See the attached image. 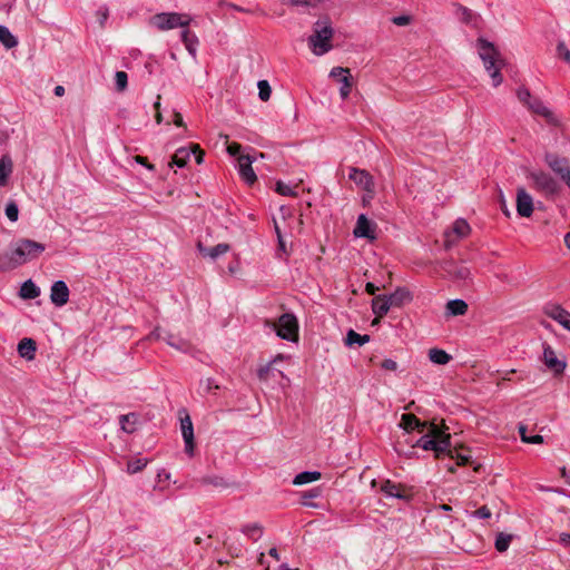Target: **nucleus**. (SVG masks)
Returning a JSON list of instances; mask_svg holds the SVG:
<instances>
[{
    "label": "nucleus",
    "mask_w": 570,
    "mask_h": 570,
    "mask_svg": "<svg viewBox=\"0 0 570 570\" xmlns=\"http://www.w3.org/2000/svg\"><path fill=\"white\" fill-rule=\"evenodd\" d=\"M543 312L548 317L558 322L562 327L570 332V312L556 303L547 304L543 307Z\"/></svg>",
    "instance_id": "nucleus-10"
},
{
    "label": "nucleus",
    "mask_w": 570,
    "mask_h": 570,
    "mask_svg": "<svg viewBox=\"0 0 570 570\" xmlns=\"http://www.w3.org/2000/svg\"><path fill=\"white\" fill-rule=\"evenodd\" d=\"M458 9L459 11H461L462 14L461 20L465 23H470L472 21V18L474 17L472 10L463 6H459Z\"/></svg>",
    "instance_id": "nucleus-52"
},
{
    "label": "nucleus",
    "mask_w": 570,
    "mask_h": 570,
    "mask_svg": "<svg viewBox=\"0 0 570 570\" xmlns=\"http://www.w3.org/2000/svg\"><path fill=\"white\" fill-rule=\"evenodd\" d=\"M392 303L387 295H376L372 299V311L377 317H383L387 314Z\"/></svg>",
    "instance_id": "nucleus-23"
},
{
    "label": "nucleus",
    "mask_w": 570,
    "mask_h": 570,
    "mask_svg": "<svg viewBox=\"0 0 570 570\" xmlns=\"http://www.w3.org/2000/svg\"><path fill=\"white\" fill-rule=\"evenodd\" d=\"M517 212L521 217H530L533 213L532 196L522 187L517 191Z\"/></svg>",
    "instance_id": "nucleus-15"
},
{
    "label": "nucleus",
    "mask_w": 570,
    "mask_h": 570,
    "mask_svg": "<svg viewBox=\"0 0 570 570\" xmlns=\"http://www.w3.org/2000/svg\"><path fill=\"white\" fill-rule=\"evenodd\" d=\"M560 542L564 546H570V533L562 532L560 534Z\"/></svg>",
    "instance_id": "nucleus-62"
},
{
    "label": "nucleus",
    "mask_w": 570,
    "mask_h": 570,
    "mask_svg": "<svg viewBox=\"0 0 570 570\" xmlns=\"http://www.w3.org/2000/svg\"><path fill=\"white\" fill-rule=\"evenodd\" d=\"M468 304L460 298L451 299L446 303L445 314L448 316H461L468 312Z\"/></svg>",
    "instance_id": "nucleus-27"
},
{
    "label": "nucleus",
    "mask_w": 570,
    "mask_h": 570,
    "mask_svg": "<svg viewBox=\"0 0 570 570\" xmlns=\"http://www.w3.org/2000/svg\"><path fill=\"white\" fill-rule=\"evenodd\" d=\"M258 97L262 101H267L271 98L272 88L267 80H259L257 82Z\"/></svg>",
    "instance_id": "nucleus-42"
},
{
    "label": "nucleus",
    "mask_w": 570,
    "mask_h": 570,
    "mask_svg": "<svg viewBox=\"0 0 570 570\" xmlns=\"http://www.w3.org/2000/svg\"><path fill=\"white\" fill-rule=\"evenodd\" d=\"M410 17L409 16H397L392 19L393 23L396 26H407L410 23Z\"/></svg>",
    "instance_id": "nucleus-57"
},
{
    "label": "nucleus",
    "mask_w": 570,
    "mask_h": 570,
    "mask_svg": "<svg viewBox=\"0 0 570 570\" xmlns=\"http://www.w3.org/2000/svg\"><path fill=\"white\" fill-rule=\"evenodd\" d=\"M164 341L171 347L183 352L188 353L191 350V345L188 341L171 334V333H165Z\"/></svg>",
    "instance_id": "nucleus-26"
},
{
    "label": "nucleus",
    "mask_w": 570,
    "mask_h": 570,
    "mask_svg": "<svg viewBox=\"0 0 570 570\" xmlns=\"http://www.w3.org/2000/svg\"><path fill=\"white\" fill-rule=\"evenodd\" d=\"M400 428H402L406 433L417 430L419 432H424L426 428V422H421L412 413H405L401 416Z\"/></svg>",
    "instance_id": "nucleus-21"
},
{
    "label": "nucleus",
    "mask_w": 570,
    "mask_h": 570,
    "mask_svg": "<svg viewBox=\"0 0 570 570\" xmlns=\"http://www.w3.org/2000/svg\"><path fill=\"white\" fill-rule=\"evenodd\" d=\"M375 229L376 224L370 220L365 214H361L357 217L353 234L356 238H367L373 240L376 238Z\"/></svg>",
    "instance_id": "nucleus-11"
},
{
    "label": "nucleus",
    "mask_w": 570,
    "mask_h": 570,
    "mask_svg": "<svg viewBox=\"0 0 570 570\" xmlns=\"http://www.w3.org/2000/svg\"><path fill=\"white\" fill-rule=\"evenodd\" d=\"M190 17L178 12H161L150 18V24L165 31L177 27L185 28L189 26Z\"/></svg>",
    "instance_id": "nucleus-7"
},
{
    "label": "nucleus",
    "mask_w": 570,
    "mask_h": 570,
    "mask_svg": "<svg viewBox=\"0 0 570 570\" xmlns=\"http://www.w3.org/2000/svg\"><path fill=\"white\" fill-rule=\"evenodd\" d=\"M479 56L483 61L485 70L489 72L492 83L494 87L501 85L503 78L500 72L503 65L502 60L499 59V51L494 45L483 38H479L476 41Z\"/></svg>",
    "instance_id": "nucleus-2"
},
{
    "label": "nucleus",
    "mask_w": 570,
    "mask_h": 570,
    "mask_svg": "<svg viewBox=\"0 0 570 570\" xmlns=\"http://www.w3.org/2000/svg\"><path fill=\"white\" fill-rule=\"evenodd\" d=\"M519 434H520L521 440L524 443H529V444H541V443H543V436L540 435V434L528 436V434H527V426L523 425V424L519 425Z\"/></svg>",
    "instance_id": "nucleus-40"
},
{
    "label": "nucleus",
    "mask_w": 570,
    "mask_h": 570,
    "mask_svg": "<svg viewBox=\"0 0 570 570\" xmlns=\"http://www.w3.org/2000/svg\"><path fill=\"white\" fill-rule=\"evenodd\" d=\"M393 306L401 307L405 303H410L413 298L411 292L406 287H397L389 295Z\"/></svg>",
    "instance_id": "nucleus-25"
},
{
    "label": "nucleus",
    "mask_w": 570,
    "mask_h": 570,
    "mask_svg": "<svg viewBox=\"0 0 570 570\" xmlns=\"http://www.w3.org/2000/svg\"><path fill=\"white\" fill-rule=\"evenodd\" d=\"M276 334L282 340L296 342L298 340V322L294 314L285 313L279 316L278 322L273 325Z\"/></svg>",
    "instance_id": "nucleus-8"
},
{
    "label": "nucleus",
    "mask_w": 570,
    "mask_h": 570,
    "mask_svg": "<svg viewBox=\"0 0 570 570\" xmlns=\"http://www.w3.org/2000/svg\"><path fill=\"white\" fill-rule=\"evenodd\" d=\"M69 288L63 281H57L51 286L50 299L56 306H63L69 301Z\"/></svg>",
    "instance_id": "nucleus-16"
},
{
    "label": "nucleus",
    "mask_w": 570,
    "mask_h": 570,
    "mask_svg": "<svg viewBox=\"0 0 570 570\" xmlns=\"http://www.w3.org/2000/svg\"><path fill=\"white\" fill-rule=\"evenodd\" d=\"M19 295L23 299H33L40 295V288L31 279H28L22 283Z\"/></svg>",
    "instance_id": "nucleus-29"
},
{
    "label": "nucleus",
    "mask_w": 570,
    "mask_h": 570,
    "mask_svg": "<svg viewBox=\"0 0 570 570\" xmlns=\"http://www.w3.org/2000/svg\"><path fill=\"white\" fill-rule=\"evenodd\" d=\"M371 337L367 334L361 335L356 333L354 330H350L345 337V344L347 346L358 345L362 346L365 343L370 342Z\"/></svg>",
    "instance_id": "nucleus-34"
},
{
    "label": "nucleus",
    "mask_w": 570,
    "mask_h": 570,
    "mask_svg": "<svg viewBox=\"0 0 570 570\" xmlns=\"http://www.w3.org/2000/svg\"><path fill=\"white\" fill-rule=\"evenodd\" d=\"M528 178L532 181V187L547 197L556 196L561 190L558 180L544 170L530 171Z\"/></svg>",
    "instance_id": "nucleus-6"
},
{
    "label": "nucleus",
    "mask_w": 570,
    "mask_h": 570,
    "mask_svg": "<svg viewBox=\"0 0 570 570\" xmlns=\"http://www.w3.org/2000/svg\"><path fill=\"white\" fill-rule=\"evenodd\" d=\"M474 515L479 519H489L491 517V511L487 505H483L474 511Z\"/></svg>",
    "instance_id": "nucleus-54"
},
{
    "label": "nucleus",
    "mask_w": 570,
    "mask_h": 570,
    "mask_svg": "<svg viewBox=\"0 0 570 570\" xmlns=\"http://www.w3.org/2000/svg\"><path fill=\"white\" fill-rule=\"evenodd\" d=\"M544 161L548 167L560 178L570 169V161L567 157L559 156L556 153H546Z\"/></svg>",
    "instance_id": "nucleus-13"
},
{
    "label": "nucleus",
    "mask_w": 570,
    "mask_h": 570,
    "mask_svg": "<svg viewBox=\"0 0 570 570\" xmlns=\"http://www.w3.org/2000/svg\"><path fill=\"white\" fill-rule=\"evenodd\" d=\"M557 55L564 62L570 65V50L566 46L564 41H559L557 45Z\"/></svg>",
    "instance_id": "nucleus-47"
},
{
    "label": "nucleus",
    "mask_w": 570,
    "mask_h": 570,
    "mask_svg": "<svg viewBox=\"0 0 570 570\" xmlns=\"http://www.w3.org/2000/svg\"><path fill=\"white\" fill-rule=\"evenodd\" d=\"M413 446L421 448L425 451H433L435 458L450 452L451 435L442 431L438 425L432 424L429 433L417 439Z\"/></svg>",
    "instance_id": "nucleus-3"
},
{
    "label": "nucleus",
    "mask_w": 570,
    "mask_h": 570,
    "mask_svg": "<svg viewBox=\"0 0 570 570\" xmlns=\"http://www.w3.org/2000/svg\"><path fill=\"white\" fill-rule=\"evenodd\" d=\"M17 351L20 357L32 361L36 357L37 343L33 338L24 337L18 343Z\"/></svg>",
    "instance_id": "nucleus-22"
},
{
    "label": "nucleus",
    "mask_w": 570,
    "mask_h": 570,
    "mask_svg": "<svg viewBox=\"0 0 570 570\" xmlns=\"http://www.w3.org/2000/svg\"><path fill=\"white\" fill-rule=\"evenodd\" d=\"M199 385H200V389H203L204 393H210V392L219 389V385L212 377L202 380Z\"/></svg>",
    "instance_id": "nucleus-49"
},
{
    "label": "nucleus",
    "mask_w": 570,
    "mask_h": 570,
    "mask_svg": "<svg viewBox=\"0 0 570 570\" xmlns=\"http://www.w3.org/2000/svg\"><path fill=\"white\" fill-rule=\"evenodd\" d=\"M321 494H322V489L320 487H315L307 491H303L301 493L302 504L306 505V507H313V508L317 507L315 503H311L308 500L316 499V498L321 497Z\"/></svg>",
    "instance_id": "nucleus-38"
},
{
    "label": "nucleus",
    "mask_w": 570,
    "mask_h": 570,
    "mask_svg": "<svg viewBox=\"0 0 570 570\" xmlns=\"http://www.w3.org/2000/svg\"><path fill=\"white\" fill-rule=\"evenodd\" d=\"M46 249L42 243L19 238L11 243L10 250L0 253V272H8L38 258Z\"/></svg>",
    "instance_id": "nucleus-1"
},
{
    "label": "nucleus",
    "mask_w": 570,
    "mask_h": 570,
    "mask_svg": "<svg viewBox=\"0 0 570 570\" xmlns=\"http://www.w3.org/2000/svg\"><path fill=\"white\" fill-rule=\"evenodd\" d=\"M146 465H147L146 459L130 460L127 463V472L130 474L138 473V472L142 471Z\"/></svg>",
    "instance_id": "nucleus-43"
},
{
    "label": "nucleus",
    "mask_w": 570,
    "mask_h": 570,
    "mask_svg": "<svg viewBox=\"0 0 570 570\" xmlns=\"http://www.w3.org/2000/svg\"><path fill=\"white\" fill-rule=\"evenodd\" d=\"M135 160L140 164V165H144L145 167H147L149 170H154L155 169V166L149 164L147 158L146 157H142V156H136L135 157Z\"/></svg>",
    "instance_id": "nucleus-58"
},
{
    "label": "nucleus",
    "mask_w": 570,
    "mask_h": 570,
    "mask_svg": "<svg viewBox=\"0 0 570 570\" xmlns=\"http://www.w3.org/2000/svg\"><path fill=\"white\" fill-rule=\"evenodd\" d=\"M165 333H168L167 331H164L161 330L160 327H156L150 336L155 337L156 340H163L164 341V337H165Z\"/></svg>",
    "instance_id": "nucleus-59"
},
{
    "label": "nucleus",
    "mask_w": 570,
    "mask_h": 570,
    "mask_svg": "<svg viewBox=\"0 0 570 570\" xmlns=\"http://www.w3.org/2000/svg\"><path fill=\"white\" fill-rule=\"evenodd\" d=\"M13 170L11 157L6 154L0 158V186H6Z\"/></svg>",
    "instance_id": "nucleus-28"
},
{
    "label": "nucleus",
    "mask_w": 570,
    "mask_h": 570,
    "mask_svg": "<svg viewBox=\"0 0 570 570\" xmlns=\"http://www.w3.org/2000/svg\"><path fill=\"white\" fill-rule=\"evenodd\" d=\"M276 191L283 196H292V197L297 196V193L289 185L283 183V181L276 183Z\"/></svg>",
    "instance_id": "nucleus-48"
},
{
    "label": "nucleus",
    "mask_w": 570,
    "mask_h": 570,
    "mask_svg": "<svg viewBox=\"0 0 570 570\" xmlns=\"http://www.w3.org/2000/svg\"><path fill=\"white\" fill-rule=\"evenodd\" d=\"M184 412L186 411L184 410ZM180 430L185 442V452L189 456H193L195 449L194 426L191 419L187 413H185L184 417H180Z\"/></svg>",
    "instance_id": "nucleus-12"
},
{
    "label": "nucleus",
    "mask_w": 570,
    "mask_h": 570,
    "mask_svg": "<svg viewBox=\"0 0 570 570\" xmlns=\"http://www.w3.org/2000/svg\"><path fill=\"white\" fill-rule=\"evenodd\" d=\"M196 483L200 487H214L216 489H228L234 485L233 482L217 474L203 475L196 480Z\"/></svg>",
    "instance_id": "nucleus-19"
},
{
    "label": "nucleus",
    "mask_w": 570,
    "mask_h": 570,
    "mask_svg": "<svg viewBox=\"0 0 570 570\" xmlns=\"http://www.w3.org/2000/svg\"><path fill=\"white\" fill-rule=\"evenodd\" d=\"M253 161L254 159L249 155H240L237 158L239 176L247 185H253L257 180L252 166Z\"/></svg>",
    "instance_id": "nucleus-14"
},
{
    "label": "nucleus",
    "mask_w": 570,
    "mask_h": 570,
    "mask_svg": "<svg viewBox=\"0 0 570 570\" xmlns=\"http://www.w3.org/2000/svg\"><path fill=\"white\" fill-rule=\"evenodd\" d=\"M4 213L10 222H17L19 218V207L17 203L13 200L8 202V204L6 205Z\"/></svg>",
    "instance_id": "nucleus-44"
},
{
    "label": "nucleus",
    "mask_w": 570,
    "mask_h": 570,
    "mask_svg": "<svg viewBox=\"0 0 570 570\" xmlns=\"http://www.w3.org/2000/svg\"><path fill=\"white\" fill-rule=\"evenodd\" d=\"M456 264L453 261H444L441 264V268L446 272L450 276L453 274V269L455 268Z\"/></svg>",
    "instance_id": "nucleus-56"
},
{
    "label": "nucleus",
    "mask_w": 570,
    "mask_h": 570,
    "mask_svg": "<svg viewBox=\"0 0 570 570\" xmlns=\"http://www.w3.org/2000/svg\"><path fill=\"white\" fill-rule=\"evenodd\" d=\"M500 198H501V209H502L503 214L507 217H510V210L508 209V206H507L505 200L503 198L502 191H500Z\"/></svg>",
    "instance_id": "nucleus-61"
},
{
    "label": "nucleus",
    "mask_w": 570,
    "mask_h": 570,
    "mask_svg": "<svg viewBox=\"0 0 570 570\" xmlns=\"http://www.w3.org/2000/svg\"><path fill=\"white\" fill-rule=\"evenodd\" d=\"M115 85L118 91H124L128 85V76L125 71H117L115 75Z\"/></svg>",
    "instance_id": "nucleus-46"
},
{
    "label": "nucleus",
    "mask_w": 570,
    "mask_h": 570,
    "mask_svg": "<svg viewBox=\"0 0 570 570\" xmlns=\"http://www.w3.org/2000/svg\"><path fill=\"white\" fill-rule=\"evenodd\" d=\"M543 361L546 366L554 374H561L566 368V362L557 357L556 352L550 345H544L543 347Z\"/></svg>",
    "instance_id": "nucleus-17"
},
{
    "label": "nucleus",
    "mask_w": 570,
    "mask_h": 570,
    "mask_svg": "<svg viewBox=\"0 0 570 570\" xmlns=\"http://www.w3.org/2000/svg\"><path fill=\"white\" fill-rule=\"evenodd\" d=\"M180 38L188 52L195 57L198 45V38L196 35L190 32L188 29H184L181 31Z\"/></svg>",
    "instance_id": "nucleus-30"
},
{
    "label": "nucleus",
    "mask_w": 570,
    "mask_h": 570,
    "mask_svg": "<svg viewBox=\"0 0 570 570\" xmlns=\"http://www.w3.org/2000/svg\"><path fill=\"white\" fill-rule=\"evenodd\" d=\"M347 73H351L348 69L343 67H334L330 72V77L338 81L340 78L347 76Z\"/></svg>",
    "instance_id": "nucleus-51"
},
{
    "label": "nucleus",
    "mask_w": 570,
    "mask_h": 570,
    "mask_svg": "<svg viewBox=\"0 0 570 570\" xmlns=\"http://www.w3.org/2000/svg\"><path fill=\"white\" fill-rule=\"evenodd\" d=\"M190 158V148L181 147L176 150L173 156L171 163L179 168H183L187 165Z\"/></svg>",
    "instance_id": "nucleus-36"
},
{
    "label": "nucleus",
    "mask_w": 570,
    "mask_h": 570,
    "mask_svg": "<svg viewBox=\"0 0 570 570\" xmlns=\"http://www.w3.org/2000/svg\"><path fill=\"white\" fill-rule=\"evenodd\" d=\"M197 248L204 257L216 259L219 256L226 254L229 250V245L226 243L217 244L214 247H205L200 242L197 244Z\"/></svg>",
    "instance_id": "nucleus-24"
},
{
    "label": "nucleus",
    "mask_w": 570,
    "mask_h": 570,
    "mask_svg": "<svg viewBox=\"0 0 570 570\" xmlns=\"http://www.w3.org/2000/svg\"><path fill=\"white\" fill-rule=\"evenodd\" d=\"M518 100L534 115L541 116L546 119L547 124L558 127L560 126L559 118L547 107L543 101L535 96H532L530 90L522 86L517 89Z\"/></svg>",
    "instance_id": "nucleus-4"
},
{
    "label": "nucleus",
    "mask_w": 570,
    "mask_h": 570,
    "mask_svg": "<svg viewBox=\"0 0 570 570\" xmlns=\"http://www.w3.org/2000/svg\"><path fill=\"white\" fill-rule=\"evenodd\" d=\"M245 535L256 541L262 537L263 527L259 523L245 524L240 530Z\"/></svg>",
    "instance_id": "nucleus-37"
},
{
    "label": "nucleus",
    "mask_w": 570,
    "mask_h": 570,
    "mask_svg": "<svg viewBox=\"0 0 570 570\" xmlns=\"http://www.w3.org/2000/svg\"><path fill=\"white\" fill-rule=\"evenodd\" d=\"M0 42L7 49H12L18 46L17 37H14L6 26H0Z\"/></svg>",
    "instance_id": "nucleus-33"
},
{
    "label": "nucleus",
    "mask_w": 570,
    "mask_h": 570,
    "mask_svg": "<svg viewBox=\"0 0 570 570\" xmlns=\"http://www.w3.org/2000/svg\"><path fill=\"white\" fill-rule=\"evenodd\" d=\"M348 178L364 190L371 191L373 187L372 176L364 169L351 168Z\"/></svg>",
    "instance_id": "nucleus-20"
},
{
    "label": "nucleus",
    "mask_w": 570,
    "mask_h": 570,
    "mask_svg": "<svg viewBox=\"0 0 570 570\" xmlns=\"http://www.w3.org/2000/svg\"><path fill=\"white\" fill-rule=\"evenodd\" d=\"M380 491L387 498H395L404 502H410L413 498V493L407 491L405 485L395 483L389 479L381 483Z\"/></svg>",
    "instance_id": "nucleus-9"
},
{
    "label": "nucleus",
    "mask_w": 570,
    "mask_h": 570,
    "mask_svg": "<svg viewBox=\"0 0 570 570\" xmlns=\"http://www.w3.org/2000/svg\"><path fill=\"white\" fill-rule=\"evenodd\" d=\"M322 478L318 471H304L295 475L293 480L294 485H303L311 482H315Z\"/></svg>",
    "instance_id": "nucleus-31"
},
{
    "label": "nucleus",
    "mask_w": 570,
    "mask_h": 570,
    "mask_svg": "<svg viewBox=\"0 0 570 570\" xmlns=\"http://www.w3.org/2000/svg\"><path fill=\"white\" fill-rule=\"evenodd\" d=\"M334 30L328 18L320 19L314 23V32L308 38V45L317 56L324 55L332 49L331 40Z\"/></svg>",
    "instance_id": "nucleus-5"
},
{
    "label": "nucleus",
    "mask_w": 570,
    "mask_h": 570,
    "mask_svg": "<svg viewBox=\"0 0 570 570\" xmlns=\"http://www.w3.org/2000/svg\"><path fill=\"white\" fill-rule=\"evenodd\" d=\"M561 476L570 485V471H568L564 466L561 469Z\"/></svg>",
    "instance_id": "nucleus-63"
},
{
    "label": "nucleus",
    "mask_w": 570,
    "mask_h": 570,
    "mask_svg": "<svg viewBox=\"0 0 570 570\" xmlns=\"http://www.w3.org/2000/svg\"><path fill=\"white\" fill-rule=\"evenodd\" d=\"M381 367L386 371H396L397 363L392 358H385L382 361Z\"/></svg>",
    "instance_id": "nucleus-55"
},
{
    "label": "nucleus",
    "mask_w": 570,
    "mask_h": 570,
    "mask_svg": "<svg viewBox=\"0 0 570 570\" xmlns=\"http://www.w3.org/2000/svg\"><path fill=\"white\" fill-rule=\"evenodd\" d=\"M470 275L471 272L466 266L456 265L451 277L459 281H465L470 277Z\"/></svg>",
    "instance_id": "nucleus-45"
},
{
    "label": "nucleus",
    "mask_w": 570,
    "mask_h": 570,
    "mask_svg": "<svg viewBox=\"0 0 570 570\" xmlns=\"http://www.w3.org/2000/svg\"><path fill=\"white\" fill-rule=\"evenodd\" d=\"M513 539L512 534L499 533L495 538L494 547L499 552H504L508 550L511 541Z\"/></svg>",
    "instance_id": "nucleus-39"
},
{
    "label": "nucleus",
    "mask_w": 570,
    "mask_h": 570,
    "mask_svg": "<svg viewBox=\"0 0 570 570\" xmlns=\"http://www.w3.org/2000/svg\"><path fill=\"white\" fill-rule=\"evenodd\" d=\"M194 155L195 156V160L198 165H200L203 161H204V156H205V153L202 150V148L199 147V145H191L190 147V156Z\"/></svg>",
    "instance_id": "nucleus-50"
},
{
    "label": "nucleus",
    "mask_w": 570,
    "mask_h": 570,
    "mask_svg": "<svg viewBox=\"0 0 570 570\" xmlns=\"http://www.w3.org/2000/svg\"><path fill=\"white\" fill-rule=\"evenodd\" d=\"M365 291L368 295H375L376 291H379V287L374 285L373 283H366Z\"/></svg>",
    "instance_id": "nucleus-60"
},
{
    "label": "nucleus",
    "mask_w": 570,
    "mask_h": 570,
    "mask_svg": "<svg viewBox=\"0 0 570 570\" xmlns=\"http://www.w3.org/2000/svg\"><path fill=\"white\" fill-rule=\"evenodd\" d=\"M137 415L135 413L124 414L119 416L121 430L126 433H134L136 431Z\"/></svg>",
    "instance_id": "nucleus-35"
},
{
    "label": "nucleus",
    "mask_w": 570,
    "mask_h": 570,
    "mask_svg": "<svg viewBox=\"0 0 570 570\" xmlns=\"http://www.w3.org/2000/svg\"><path fill=\"white\" fill-rule=\"evenodd\" d=\"M429 358L434 364L445 365L452 360V356L444 350L431 348L429 351Z\"/></svg>",
    "instance_id": "nucleus-32"
},
{
    "label": "nucleus",
    "mask_w": 570,
    "mask_h": 570,
    "mask_svg": "<svg viewBox=\"0 0 570 570\" xmlns=\"http://www.w3.org/2000/svg\"><path fill=\"white\" fill-rule=\"evenodd\" d=\"M268 371H269V365H267L265 367H261L258 370V377L264 379L267 375Z\"/></svg>",
    "instance_id": "nucleus-64"
},
{
    "label": "nucleus",
    "mask_w": 570,
    "mask_h": 570,
    "mask_svg": "<svg viewBox=\"0 0 570 570\" xmlns=\"http://www.w3.org/2000/svg\"><path fill=\"white\" fill-rule=\"evenodd\" d=\"M470 230H471V227L465 219H462V218L456 219L453 224L452 232L445 233V240H444L445 248H450L454 243V240L451 238L452 234H455L458 238H463L469 235Z\"/></svg>",
    "instance_id": "nucleus-18"
},
{
    "label": "nucleus",
    "mask_w": 570,
    "mask_h": 570,
    "mask_svg": "<svg viewBox=\"0 0 570 570\" xmlns=\"http://www.w3.org/2000/svg\"><path fill=\"white\" fill-rule=\"evenodd\" d=\"M227 151L230 156H234L237 158L242 155L240 151H242V145L238 144V142H232L227 146Z\"/></svg>",
    "instance_id": "nucleus-53"
},
{
    "label": "nucleus",
    "mask_w": 570,
    "mask_h": 570,
    "mask_svg": "<svg viewBox=\"0 0 570 570\" xmlns=\"http://www.w3.org/2000/svg\"><path fill=\"white\" fill-rule=\"evenodd\" d=\"M353 78L351 73H347V76H344L343 78L338 79V82L342 83L340 88V95L343 100H345L351 92L352 86H353Z\"/></svg>",
    "instance_id": "nucleus-41"
}]
</instances>
